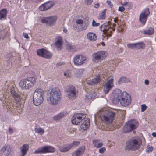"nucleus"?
Wrapping results in <instances>:
<instances>
[{"instance_id":"6ab92c4d","label":"nucleus","mask_w":156,"mask_h":156,"mask_svg":"<svg viewBox=\"0 0 156 156\" xmlns=\"http://www.w3.org/2000/svg\"><path fill=\"white\" fill-rule=\"evenodd\" d=\"M100 30L103 31L104 33L106 34V35L107 36H111V32H112V29L109 28L108 26H106V25L105 24H103L101 26Z\"/></svg>"},{"instance_id":"0e129e2a","label":"nucleus","mask_w":156,"mask_h":156,"mask_svg":"<svg viewBox=\"0 0 156 156\" xmlns=\"http://www.w3.org/2000/svg\"><path fill=\"white\" fill-rule=\"evenodd\" d=\"M122 112L123 115L125 114L126 113V111L125 110H123Z\"/></svg>"},{"instance_id":"c85d7f7f","label":"nucleus","mask_w":156,"mask_h":156,"mask_svg":"<svg viewBox=\"0 0 156 156\" xmlns=\"http://www.w3.org/2000/svg\"><path fill=\"white\" fill-rule=\"evenodd\" d=\"M107 10L106 9H104L102 12L100 13L98 17V19L99 20H103L105 19L106 16V12Z\"/></svg>"},{"instance_id":"de8ad7c7","label":"nucleus","mask_w":156,"mask_h":156,"mask_svg":"<svg viewBox=\"0 0 156 156\" xmlns=\"http://www.w3.org/2000/svg\"><path fill=\"white\" fill-rule=\"evenodd\" d=\"M147 107L145 104H144L141 105V111L143 112L147 108Z\"/></svg>"},{"instance_id":"37998d69","label":"nucleus","mask_w":156,"mask_h":156,"mask_svg":"<svg viewBox=\"0 0 156 156\" xmlns=\"http://www.w3.org/2000/svg\"><path fill=\"white\" fill-rule=\"evenodd\" d=\"M80 143L79 141H75L69 144V146L72 148L73 147L76 146H78Z\"/></svg>"},{"instance_id":"6e6d98bb","label":"nucleus","mask_w":156,"mask_h":156,"mask_svg":"<svg viewBox=\"0 0 156 156\" xmlns=\"http://www.w3.org/2000/svg\"><path fill=\"white\" fill-rule=\"evenodd\" d=\"M23 35L24 37L25 38L27 39L29 37L28 34L26 33H23Z\"/></svg>"},{"instance_id":"5701e85b","label":"nucleus","mask_w":156,"mask_h":156,"mask_svg":"<svg viewBox=\"0 0 156 156\" xmlns=\"http://www.w3.org/2000/svg\"><path fill=\"white\" fill-rule=\"evenodd\" d=\"M29 148V145L27 144H23L22 146L20 147L21 153V155L20 156H24L27 153Z\"/></svg>"},{"instance_id":"c756f323","label":"nucleus","mask_w":156,"mask_h":156,"mask_svg":"<svg viewBox=\"0 0 156 156\" xmlns=\"http://www.w3.org/2000/svg\"><path fill=\"white\" fill-rule=\"evenodd\" d=\"M93 144L95 147L97 148H99L103 145V143L100 142L99 139H95L93 140Z\"/></svg>"},{"instance_id":"e433bc0d","label":"nucleus","mask_w":156,"mask_h":156,"mask_svg":"<svg viewBox=\"0 0 156 156\" xmlns=\"http://www.w3.org/2000/svg\"><path fill=\"white\" fill-rule=\"evenodd\" d=\"M34 153L35 154L45 153L44 147H40L38 148L35 150Z\"/></svg>"},{"instance_id":"5fc2aeb1","label":"nucleus","mask_w":156,"mask_h":156,"mask_svg":"<svg viewBox=\"0 0 156 156\" xmlns=\"http://www.w3.org/2000/svg\"><path fill=\"white\" fill-rule=\"evenodd\" d=\"M76 23L77 24H81L83 23V21L79 19L76 21Z\"/></svg>"},{"instance_id":"7ed1b4c3","label":"nucleus","mask_w":156,"mask_h":156,"mask_svg":"<svg viewBox=\"0 0 156 156\" xmlns=\"http://www.w3.org/2000/svg\"><path fill=\"white\" fill-rule=\"evenodd\" d=\"M36 79L34 77H28L22 79L20 83V86L22 89L29 90L34 85Z\"/></svg>"},{"instance_id":"69168bd1","label":"nucleus","mask_w":156,"mask_h":156,"mask_svg":"<svg viewBox=\"0 0 156 156\" xmlns=\"http://www.w3.org/2000/svg\"><path fill=\"white\" fill-rule=\"evenodd\" d=\"M101 44L103 46H105V43L103 42H101Z\"/></svg>"},{"instance_id":"aec40b11","label":"nucleus","mask_w":156,"mask_h":156,"mask_svg":"<svg viewBox=\"0 0 156 156\" xmlns=\"http://www.w3.org/2000/svg\"><path fill=\"white\" fill-rule=\"evenodd\" d=\"M101 81V79L100 78V76L98 75L96 76L95 77L93 78L92 80H88L87 81V83L90 85H93L94 84L100 83Z\"/></svg>"},{"instance_id":"1a4fd4ad","label":"nucleus","mask_w":156,"mask_h":156,"mask_svg":"<svg viewBox=\"0 0 156 156\" xmlns=\"http://www.w3.org/2000/svg\"><path fill=\"white\" fill-rule=\"evenodd\" d=\"M106 52L103 51H101L94 53L92 55V60L94 62L97 63L100 62L106 56Z\"/></svg>"},{"instance_id":"864d4df0","label":"nucleus","mask_w":156,"mask_h":156,"mask_svg":"<svg viewBox=\"0 0 156 156\" xmlns=\"http://www.w3.org/2000/svg\"><path fill=\"white\" fill-rule=\"evenodd\" d=\"M106 2H107V3L108 4L109 6L111 8H112L113 6V4L111 3V1H108V0H107V1Z\"/></svg>"},{"instance_id":"dca6fc26","label":"nucleus","mask_w":156,"mask_h":156,"mask_svg":"<svg viewBox=\"0 0 156 156\" xmlns=\"http://www.w3.org/2000/svg\"><path fill=\"white\" fill-rule=\"evenodd\" d=\"M11 149L10 146L8 145H5L0 150V153L5 156H11Z\"/></svg>"},{"instance_id":"052dcab7","label":"nucleus","mask_w":156,"mask_h":156,"mask_svg":"<svg viewBox=\"0 0 156 156\" xmlns=\"http://www.w3.org/2000/svg\"><path fill=\"white\" fill-rule=\"evenodd\" d=\"M63 31L65 33H67V29L64 27H63Z\"/></svg>"},{"instance_id":"f03ea898","label":"nucleus","mask_w":156,"mask_h":156,"mask_svg":"<svg viewBox=\"0 0 156 156\" xmlns=\"http://www.w3.org/2000/svg\"><path fill=\"white\" fill-rule=\"evenodd\" d=\"M49 94V98L48 100L52 105H57L61 99L60 90L58 88H54L52 89Z\"/></svg>"},{"instance_id":"2f4dec72","label":"nucleus","mask_w":156,"mask_h":156,"mask_svg":"<svg viewBox=\"0 0 156 156\" xmlns=\"http://www.w3.org/2000/svg\"><path fill=\"white\" fill-rule=\"evenodd\" d=\"M45 153L47 152H53L55 151V148L50 146L44 147Z\"/></svg>"},{"instance_id":"f704fd0d","label":"nucleus","mask_w":156,"mask_h":156,"mask_svg":"<svg viewBox=\"0 0 156 156\" xmlns=\"http://www.w3.org/2000/svg\"><path fill=\"white\" fill-rule=\"evenodd\" d=\"M84 71L83 69H80L76 70V76L77 77L80 78L82 75Z\"/></svg>"},{"instance_id":"a878e982","label":"nucleus","mask_w":156,"mask_h":156,"mask_svg":"<svg viewBox=\"0 0 156 156\" xmlns=\"http://www.w3.org/2000/svg\"><path fill=\"white\" fill-rule=\"evenodd\" d=\"M8 13L6 9H3L0 10V20H4L6 19Z\"/></svg>"},{"instance_id":"603ef678","label":"nucleus","mask_w":156,"mask_h":156,"mask_svg":"<svg viewBox=\"0 0 156 156\" xmlns=\"http://www.w3.org/2000/svg\"><path fill=\"white\" fill-rule=\"evenodd\" d=\"M125 10V8L124 7L122 6L119 7L118 10L119 11L122 12L124 11Z\"/></svg>"},{"instance_id":"7c9ffc66","label":"nucleus","mask_w":156,"mask_h":156,"mask_svg":"<svg viewBox=\"0 0 156 156\" xmlns=\"http://www.w3.org/2000/svg\"><path fill=\"white\" fill-rule=\"evenodd\" d=\"M135 44V48L136 49H143L145 47V44L141 41L136 43Z\"/></svg>"},{"instance_id":"b1692460","label":"nucleus","mask_w":156,"mask_h":156,"mask_svg":"<svg viewBox=\"0 0 156 156\" xmlns=\"http://www.w3.org/2000/svg\"><path fill=\"white\" fill-rule=\"evenodd\" d=\"M90 119H87L85 120L80 126L81 129L83 131L87 130L88 128L90 126Z\"/></svg>"},{"instance_id":"e2e57ef3","label":"nucleus","mask_w":156,"mask_h":156,"mask_svg":"<svg viewBox=\"0 0 156 156\" xmlns=\"http://www.w3.org/2000/svg\"><path fill=\"white\" fill-rule=\"evenodd\" d=\"M114 21L115 23H117L118 21V19H115L114 20Z\"/></svg>"},{"instance_id":"9b49d317","label":"nucleus","mask_w":156,"mask_h":156,"mask_svg":"<svg viewBox=\"0 0 156 156\" xmlns=\"http://www.w3.org/2000/svg\"><path fill=\"white\" fill-rule=\"evenodd\" d=\"M86 117V115L83 113H77L74 114L71 119V122L73 124L78 125L82 120Z\"/></svg>"},{"instance_id":"ea45409f","label":"nucleus","mask_w":156,"mask_h":156,"mask_svg":"<svg viewBox=\"0 0 156 156\" xmlns=\"http://www.w3.org/2000/svg\"><path fill=\"white\" fill-rule=\"evenodd\" d=\"M35 132L41 135H42L44 133V129L41 128H35L34 129Z\"/></svg>"},{"instance_id":"4468645a","label":"nucleus","mask_w":156,"mask_h":156,"mask_svg":"<svg viewBox=\"0 0 156 156\" xmlns=\"http://www.w3.org/2000/svg\"><path fill=\"white\" fill-rule=\"evenodd\" d=\"M57 19V17L56 16H50L49 17H43L41 20L43 23H45L50 25L53 24Z\"/></svg>"},{"instance_id":"9d476101","label":"nucleus","mask_w":156,"mask_h":156,"mask_svg":"<svg viewBox=\"0 0 156 156\" xmlns=\"http://www.w3.org/2000/svg\"><path fill=\"white\" fill-rule=\"evenodd\" d=\"M66 91L67 93L66 96L70 99H74L76 97L78 91L76 90L74 86L69 85L66 87Z\"/></svg>"},{"instance_id":"338daca9","label":"nucleus","mask_w":156,"mask_h":156,"mask_svg":"<svg viewBox=\"0 0 156 156\" xmlns=\"http://www.w3.org/2000/svg\"><path fill=\"white\" fill-rule=\"evenodd\" d=\"M7 99H6L5 101H3V103H7Z\"/></svg>"},{"instance_id":"393cba45","label":"nucleus","mask_w":156,"mask_h":156,"mask_svg":"<svg viewBox=\"0 0 156 156\" xmlns=\"http://www.w3.org/2000/svg\"><path fill=\"white\" fill-rule=\"evenodd\" d=\"M87 38L90 41L93 42L96 40L97 36L95 33L89 32L87 34Z\"/></svg>"},{"instance_id":"09e8293b","label":"nucleus","mask_w":156,"mask_h":156,"mask_svg":"<svg viewBox=\"0 0 156 156\" xmlns=\"http://www.w3.org/2000/svg\"><path fill=\"white\" fill-rule=\"evenodd\" d=\"M100 24L99 23H96V21L93 20L92 22V25L93 27H97L100 25Z\"/></svg>"},{"instance_id":"680f3d73","label":"nucleus","mask_w":156,"mask_h":156,"mask_svg":"<svg viewBox=\"0 0 156 156\" xmlns=\"http://www.w3.org/2000/svg\"><path fill=\"white\" fill-rule=\"evenodd\" d=\"M152 135L153 136L156 137V132L152 133Z\"/></svg>"},{"instance_id":"72a5a7b5","label":"nucleus","mask_w":156,"mask_h":156,"mask_svg":"<svg viewBox=\"0 0 156 156\" xmlns=\"http://www.w3.org/2000/svg\"><path fill=\"white\" fill-rule=\"evenodd\" d=\"M122 5L126 7L127 9H130L132 7V3L131 2H125L122 3Z\"/></svg>"},{"instance_id":"bf43d9fd","label":"nucleus","mask_w":156,"mask_h":156,"mask_svg":"<svg viewBox=\"0 0 156 156\" xmlns=\"http://www.w3.org/2000/svg\"><path fill=\"white\" fill-rule=\"evenodd\" d=\"M149 81L148 80L146 79L145 80V84L146 85H148L149 84Z\"/></svg>"},{"instance_id":"f8f14e48","label":"nucleus","mask_w":156,"mask_h":156,"mask_svg":"<svg viewBox=\"0 0 156 156\" xmlns=\"http://www.w3.org/2000/svg\"><path fill=\"white\" fill-rule=\"evenodd\" d=\"M114 86L113 79L112 78L105 83L104 86L103 92L105 94H107L112 89Z\"/></svg>"},{"instance_id":"8fccbe9b","label":"nucleus","mask_w":156,"mask_h":156,"mask_svg":"<svg viewBox=\"0 0 156 156\" xmlns=\"http://www.w3.org/2000/svg\"><path fill=\"white\" fill-rule=\"evenodd\" d=\"M153 149V147L152 146L147 147L146 149V151L148 152H151L152 151Z\"/></svg>"},{"instance_id":"3c124183","label":"nucleus","mask_w":156,"mask_h":156,"mask_svg":"<svg viewBox=\"0 0 156 156\" xmlns=\"http://www.w3.org/2000/svg\"><path fill=\"white\" fill-rule=\"evenodd\" d=\"M88 25V22H86L85 23L84 25L82 27V29L83 30H86L87 28V27Z\"/></svg>"},{"instance_id":"f3484780","label":"nucleus","mask_w":156,"mask_h":156,"mask_svg":"<svg viewBox=\"0 0 156 156\" xmlns=\"http://www.w3.org/2000/svg\"><path fill=\"white\" fill-rule=\"evenodd\" d=\"M37 52L38 55L42 57L49 58L51 57V53L44 48L37 50Z\"/></svg>"},{"instance_id":"4d7b16f0","label":"nucleus","mask_w":156,"mask_h":156,"mask_svg":"<svg viewBox=\"0 0 156 156\" xmlns=\"http://www.w3.org/2000/svg\"><path fill=\"white\" fill-rule=\"evenodd\" d=\"M94 7L95 8H98L100 7V5L99 3H97L94 5Z\"/></svg>"},{"instance_id":"4c0bfd02","label":"nucleus","mask_w":156,"mask_h":156,"mask_svg":"<svg viewBox=\"0 0 156 156\" xmlns=\"http://www.w3.org/2000/svg\"><path fill=\"white\" fill-rule=\"evenodd\" d=\"M69 144L67 146L61 147L60 148V151L61 152H65L68 151L71 148Z\"/></svg>"},{"instance_id":"49530a36","label":"nucleus","mask_w":156,"mask_h":156,"mask_svg":"<svg viewBox=\"0 0 156 156\" xmlns=\"http://www.w3.org/2000/svg\"><path fill=\"white\" fill-rule=\"evenodd\" d=\"M93 2V0H85L84 2L86 5H90Z\"/></svg>"},{"instance_id":"cd10ccee","label":"nucleus","mask_w":156,"mask_h":156,"mask_svg":"<svg viewBox=\"0 0 156 156\" xmlns=\"http://www.w3.org/2000/svg\"><path fill=\"white\" fill-rule=\"evenodd\" d=\"M11 94L17 102H19L20 101V97L15 91L13 90H11Z\"/></svg>"},{"instance_id":"79ce46f5","label":"nucleus","mask_w":156,"mask_h":156,"mask_svg":"<svg viewBox=\"0 0 156 156\" xmlns=\"http://www.w3.org/2000/svg\"><path fill=\"white\" fill-rule=\"evenodd\" d=\"M64 74L66 77H70L71 76V72L70 70H66L64 72Z\"/></svg>"},{"instance_id":"c9c22d12","label":"nucleus","mask_w":156,"mask_h":156,"mask_svg":"<svg viewBox=\"0 0 156 156\" xmlns=\"http://www.w3.org/2000/svg\"><path fill=\"white\" fill-rule=\"evenodd\" d=\"M7 34V31L5 29H3L0 31V40L4 39Z\"/></svg>"},{"instance_id":"58836bf2","label":"nucleus","mask_w":156,"mask_h":156,"mask_svg":"<svg viewBox=\"0 0 156 156\" xmlns=\"http://www.w3.org/2000/svg\"><path fill=\"white\" fill-rule=\"evenodd\" d=\"M154 32V29L152 27H150L148 29L144 31V33L145 34L148 35H151L153 34Z\"/></svg>"},{"instance_id":"39448f33","label":"nucleus","mask_w":156,"mask_h":156,"mask_svg":"<svg viewBox=\"0 0 156 156\" xmlns=\"http://www.w3.org/2000/svg\"><path fill=\"white\" fill-rule=\"evenodd\" d=\"M138 122L136 119H131L126 122L124 126L123 131L124 133L131 132L136 129L138 126Z\"/></svg>"},{"instance_id":"2eb2a0df","label":"nucleus","mask_w":156,"mask_h":156,"mask_svg":"<svg viewBox=\"0 0 156 156\" xmlns=\"http://www.w3.org/2000/svg\"><path fill=\"white\" fill-rule=\"evenodd\" d=\"M54 2L48 1L42 4L39 7V10L41 11L46 10L51 8L54 5Z\"/></svg>"},{"instance_id":"bb28decb","label":"nucleus","mask_w":156,"mask_h":156,"mask_svg":"<svg viewBox=\"0 0 156 156\" xmlns=\"http://www.w3.org/2000/svg\"><path fill=\"white\" fill-rule=\"evenodd\" d=\"M66 114L67 113L66 112H63L58 115H55L53 117V119L55 120H59L66 116Z\"/></svg>"},{"instance_id":"473e14b6","label":"nucleus","mask_w":156,"mask_h":156,"mask_svg":"<svg viewBox=\"0 0 156 156\" xmlns=\"http://www.w3.org/2000/svg\"><path fill=\"white\" fill-rule=\"evenodd\" d=\"M129 81V78L124 77H122L119 79L118 81L119 84H121L123 83H127Z\"/></svg>"},{"instance_id":"f257e3e1","label":"nucleus","mask_w":156,"mask_h":156,"mask_svg":"<svg viewBox=\"0 0 156 156\" xmlns=\"http://www.w3.org/2000/svg\"><path fill=\"white\" fill-rule=\"evenodd\" d=\"M114 98L120 102L121 105L126 107L129 105L131 102V96L126 92H122L119 89H116L114 93Z\"/></svg>"},{"instance_id":"20e7f679","label":"nucleus","mask_w":156,"mask_h":156,"mask_svg":"<svg viewBox=\"0 0 156 156\" xmlns=\"http://www.w3.org/2000/svg\"><path fill=\"white\" fill-rule=\"evenodd\" d=\"M44 91L41 88H37L35 91L33 97V103L36 106H38L43 101Z\"/></svg>"},{"instance_id":"412c9836","label":"nucleus","mask_w":156,"mask_h":156,"mask_svg":"<svg viewBox=\"0 0 156 156\" xmlns=\"http://www.w3.org/2000/svg\"><path fill=\"white\" fill-rule=\"evenodd\" d=\"M85 147L81 146L78 148L72 154V156H82L84 152Z\"/></svg>"},{"instance_id":"0eeeda50","label":"nucleus","mask_w":156,"mask_h":156,"mask_svg":"<svg viewBox=\"0 0 156 156\" xmlns=\"http://www.w3.org/2000/svg\"><path fill=\"white\" fill-rule=\"evenodd\" d=\"M150 13L149 9L148 8H146L142 10L140 14L139 21L143 26H144L146 24Z\"/></svg>"},{"instance_id":"a18cd8bd","label":"nucleus","mask_w":156,"mask_h":156,"mask_svg":"<svg viewBox=\"0 0 156 156\" xmlns=\"http://www.w3.org/2000/svg\"><path fill=\"white\" fill-rule=\"evenodd\" d=\"M106 151V148L103 147L100 148L99 149V153L100 154L103 153Z\"/></svg>"},{"instance_id":"13d9d810","label":"nucleus","mask_w":156,"mask_h":156,"mask_svg":"<svg viewBox=\"0 0 156 156\" xmlns=\"http://www.w3.org/2000/svg\"><path fill=\"white\" fill-rule=\"evenodd\" d=\"M9 133L11 134L13 133V129L9 127Z\"/></svg>"},{"instance_id":"ddd939ff","label":"nucleus","mask_w":156,"mask_h":156,"mask_svg":"<svg viewBox=\"0 0 156 156\" xmlns=\"http://www.w3.org/2000/svg\"><path fill=\"white\" fill-rule=\"evenodd\" d=\"M86 60V57L83 55L76 56L73 59L74 64L77 66L81 65L85 63Z\"/></svg>"},{"instance_id":"a19ab883","label":"nucleus","mask_w":156,"mask_h":156,"mask_svg":"<svg viewBox=\"0 0 156 156\" xmlns=\"http://www.w3.org/2000/svg\"><path fill=\"white\" fill-rule=\"evenodd\" d=\"M67 49L71 51H75V49L76 47L70 44H68L67 46Z\"/></svg>"},{"instance_id":"4be33fe9","label":"nucleus","mask_w":156,"mask_h":156,"mask_svg":"<svg viewBox=\"0 0 156 156\" xmlns=\"http://www.w3.org/2000/svg\"><path fill=\"white\" fill-rule=\"evenodd\" d=\"M96 93H95L90 92L87 93L85 95L84 98L86 102H90L94 100L96 97Z\"/></svg>"},{"instance_id":"a211bd4d","label":"nucleus","mask_w":156,"mask_h":156,"mask_svg":"<svg viewBox=\"0 0 156 156\" xmlns=\"http://www.w3.org/2000/svg\"><path fill=\"white\" fill-rule=\"evenodd\" d=\"M55 41L54 44V45L58 50H60L62 48L63 38L60 36H57L55 38Z\"/></svg>"},{"instance_id":"c03bdc74","label":"nucleus","mask_w":156,"mask_h":156,"mask_svg":"<svg viewBox=\"0 0 156 156\" xmlns=\"http://www.w3.org/2000/svg\"><path fill=\"white\" fill-rule=\"evenodd\" d=\"M135 43H130L127 45V47L128 48H131L132 49H133L135 48Z\"/></svg>"},{"instance_id":"6e6552de","label":"nucleus","mask_w":156,"mask_h":156,"mask_svg":"<svg viewBox=\"0 0 156 156\" xmlns=\"http://www.w3.org/2000/svg\"><path fill=\"white\" fill-rule=\"evenodd\" d=\"M115 113L112 112L106 111L103 115H101L100 117L101 120L108 123H111L113 121Z\"/></svg>"},{"instance_id":"423d86ee","label":"nucleus","mask_w":156,"mask_h":156,"mask_svg":"<svg viewBox=\"0 0 156 156\" xmlns=\"http://www.w3.org/2000/svg\"><path fill=\"white\" fill-rule=\"evenodd\" d=\"M141 140L139 138H134L129 140L126 143V149L135 150L140 147L141 144Z\"/></svg>"}]
</instances>
